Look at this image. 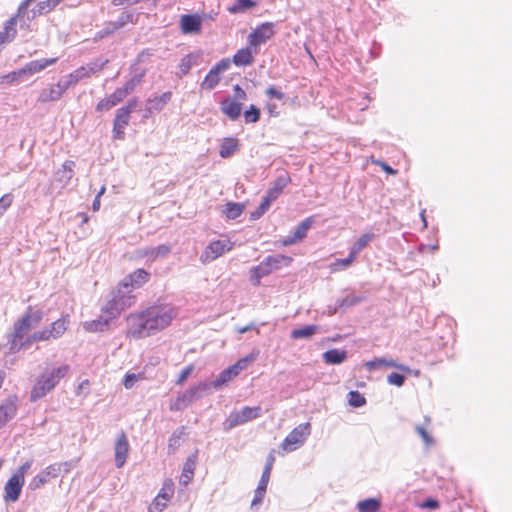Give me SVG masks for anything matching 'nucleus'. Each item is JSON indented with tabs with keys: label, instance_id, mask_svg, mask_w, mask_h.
<instances>
[{
	"label": "nucleus",
	"instance_id": "1",
	"mask_svg": "<svg viewBox=\"0 0 512 512\" xmlns=\"http://www.w3.org/2000/svg\"><path fill=\"white\" fill-rule=\"evenodd\" d=\"M44 317L42 309L28 306L26 313L13 326L7 335L10 352H19L32 347L34 343L46 342L60 338L68 328V316L54 321L49 327L31 333V329L40 324Z\"/></svg>",
	"mask_w": 512,
	"mask_h": 512
},
{
	"label": "nucleus",
	"instance_id": "2",
	"mask_svg": "<svg viewBox=\"0 0 512 512\" xmlns=\"http://www.w3.org/2000/svg\"><path fill=\"white\" fill-rule=\"evenodd\" d=\"M177 312L170 305H156L127 318L128 333L134 338L148 337L170 325Z\"/></svg>",
	"mask_w": 512,
	"mask_h": 512
},
{
	"label": "nucleus",
	"instance_id": "3",
	"mask_svg": "<svg viewBox=\"0 0 512 512\" xmlns=\"http://www.w3.org/2000/svg\"><path fill=\"white\" fill-rule=\"evenodd\" d=\"M69 371L70 366L67 364H63L58 367H46L32 388L30 395L31 401L35 402L52 391L59 383V381L68 374Z\"/></svg>",
	"mask_w": 512,
	"mask_h": 512
},
{
	"label": "nucleus",
	"instance_id": "4",
	"mask_svg": "<svg viewBox=\"0 0 512 512\" xmlns=\"http://www.w3.org/2000/svg\"><path fill=\"white\" fill-rule=\"evenodd\" d=\"M131 293V290L124 289L122 285L113 290L108 295L107 302L103 307L104 314L109 315L110 318H115L123 310L129 308L134 303L135 298Z\"/></svg>",
	"mask_w": 512,
	"mask_h": 512
},
{
	"label": "nucleus",
	"instance_id": "5",
	"mask_svg": "<svg viewBox=\"0 0 512 512\" xmlns=\"http://www.w3.org/2000/svg\"><path fill=\"white\" fill-rule=\"evenodd\" d=\"M292 262V258L282 254L267 256L259 265L251 270V280L254 285L260 284V279L273 273L282 267L288 266Z\"/></svg>",
	"mask_w": 512,
	"mask_h": 512
},
{
	"label": "nucleus",
	"instance_id": "6",
	"mask_svg": "<svg viewBox=\"0 0 512 512\" xmlns=\"http://www.w3.org/2000/svg\"><path fill=\"white\" fill-rule=\"evenodd\" d=\"M255 360L254 354H248L244 358H241L239 361H237L234 365L224 369L219 376L211 381V385L213 386V389H220L223 385L230 382L234 377H236L240 371L244 370L248 367L250 363H252Z\"/></svg>",
	"mask_w": 512,
	"mask_h": 512
},
{
	"label": "nucleus",
	"instance_id": "7",
	"mask_svg": "<svg viewBox=\"0 0 512 512\" xmlns=\"http://www.w3.org/2000/svg\"><path fill=\"white\" fill-rule=\"evenodd\" d=\"M310 433V423H302L286 436L281 446L286 451H294L304 444Z\"/></svg>",
	"mask_w": 512,
	"mask_h": 512
},
{
	"label": "nucleus",
	"instance_id": "8",
	"mask_svg": "<svg viewBox=\"0 0 512 512\" xmlns=\"http://www.w3.org/2000/svg\"><path fill=\"white\" fill-rule=\"evenodd\" d=\"M261 408L256 407H244L239 411L230 413L226 419L224 425L226 429H231L236 426L242 425L250 420L256 419L260 416Z\"/></svg>",
	"mask_w": 512,
	"mask_h": 512
},
{
	"label": "nucleus",
	"instance_id": "9",
	"mask_svg": "<svg viewBox=\"0 0 512 512\" xmlns=\"http://www.w3.org/2000/svg\"><path fill=\"white\" fill-rule=\"evenodd\" d=\"M275 34L274 24L272 22H265L257 26L248 36V43L251 47L257 48L265 44Z\"/></svg>",
	"mask_w": 512,
	"mask_h": 512
},
{
	"label": "nucleus",
	"instance_id": "10",
	"mask_svg": "<svg viewBox=\"0 0 512 512\" xmlns=\"http://www.w3.org/2000/svg\"><path fill=\"white\" fill-rule=\"evenodd\" d=\"M24 481L21 475H12L4 486L3 499L6 503L18 501Z\"/></svg>",
	"mask_w": 512,
	"mask_h": 512
},
{
	"label": "nucleus",
	"instance_id": "11",
	"mask_svg": "<svg viewBox=\"0 0 512 512\" xmlns=\"http://www.w3.org/2000/svg\"><path fill=\"white\" fill-rule=\"evenodd\" d=\"M232 244L229 240H217L211 242L203 252L201 259L203 262H211L231 250Z\"/></svg>",
	"mask_w": 512,
	"mask_h": 512
},
{
	"label": "nucleus",
	"instance_id": "12",
	"mask_svg": "<svg viewBox=\"0 0 512 512\" xmlns=\"http://www.w3.org/2000/svg\"><path fill=\"white\" fill-rule=\"evenodd\" d=\"M213 386L210 382H200L197 385L191 387L186 390L183 394L184 401H186L187 405H191L195 401L201 399L202 397L211 393Z\"/></svg>",
	"mask_w": 512,
	"mask_h": 512
},
{
	"label": "nucleus",
	"instance_id": "13",
	"mask_svg": "<svg viewBox=\"0 0 512 512\" xmlns=\"http://www.w3.org/2000/svg\"><path fill=\"white\" fill-rule=\"evenodd\" d=\"M150 278V274L144 269H136L134 272L127 275L121 282L120 285L124 289L133 290L141 287Z\"/></svg>",
	"mask_w": 512,
	"mask_h": 512
},
{
	"label": "nucleus",
	"instance_id": "14",
	"mask_svg": "<svg viewBox=\"0 0 512 512\" xmlns=\"http://www.w3.org/2000/svg\"><path fill=\"white\" fill-rule=\"evenodd\" d=\"M131 117V113L123 109L119 108L116 112L114 121H113V138L123 140L125 138V128L129 124Z\"/></svg>",
	"mask_w": 512,
	"mask_h": 512
},
{
	"label": "nucleus",
	"instance_id": "15",
	"mask_svg": "<svg viewBox=\"0 0 512 512\" xmlns=\"http://www.w3.org/2000/svg\"><path fill=\"white\" fill-rule=\"evenodd\" d=\"M129 449H130V446H129L128 438H127L125 432L122 431L119 434V436L115 442V447H114L115 465L117 468H121L125 464L127 457H128Z\"/></svg>",
	"mask_w": 512,
	"mask_h": 512
},
{
	"label": "nucleus",
	"instance_id": "16",
	"mask_svg": "<svg viewBox=\"0 0 512 512\" xmlns=\"http://www.w3.org/2000/svg\"><path fill=\"white\" fill-rule=\"evenodd\" d=\"M180 28L184 34L199 33L202 28V18L197 14H185L181 16Z\"/></svg>",
	"mask_w": 512,
	"mask_h": 512
},
{
	"label": "nucleus",
	"instance_id": "17",
	"mask_svg": "<svg viewBox=\"0 0 512 512\" xmlns=\"http://www.w3.org/2000/svg\"><path fill=\"white\" fill-rule=\"evenodd\" d=\"M290 182L291 178L287 172L280 173L268 189L266 196L275 201Z\"/></svg>",
	"mask_w": 512,
	"mask_h": 512
},
{
	"label": "nucleus",
	"instance_id": "18",
	"mask_svg": "<svg viewBox=\"0 0 512 512\" xmlns=\"http://www.w3.org/2000/svg\"><path fill=\"white\" fill-rule=\"evenodd\" d=\"M58 58H43L31 61L27 63L24 67H22V72L24 77L31 76L35 73L43 71L50 65H53L57 62Z\"/></svg>",
	"mask_w": 512,
	"mask_h": 512
},
{
	"label": "nucleus",
	"instance_id": "19",
	"mask_svg": "<svg viewBox=\"0 0 512 512\" xmlns=\"http://www.w3.org/2000/svg\"><path fill=\"white\" fill-rule=\"evenodd\" d=\"M221 112L230 120H237L242 112V103L236 102L230 98H225L220 103Z\"/></svg>",
	"mask_w": 512,
	"mask_h": 512
},
{
	"label": "nucleus",
	"instance_id": "20",
	"mask_svg": "<svg viewBox=\"0 0 512 512\" xmlns=\"http://www.w3.org/2000/svg\"><path fill=\"white\" fill-rule=\"evenodd\" d=\"M75 162L67 160L63 163L62 167L55 173V180L61 184L62 187L66 186L74 175Z\"/></svg>",
	"mask_w": 512,
	"mask_h": 512
},
{
	"label": "nucleus",
	"instance_id": "21",
	"mask_svg": "<svg viewBox=\"0 0 512 512\" xmlns=\"http://www.w3.org/2000/svg\"><path fill=\"white\" fill-rule=\"evenodd\" d=\"M19 17H11L6 21L4 28L0 31V44L10 43L16 36V24Z\"/></svg>",
	"mask_w": 512,
	"mask_h": 512
},
{
	"label": "nucleus",
	"instance_id": "22",
	"mask_svg": "<svg viewBox=\"0 0 512 512\" xmlns=\"http://www.w3.org/2000/svg\"><path fill=\"white\" fill-rule=\"evenodd\" d=\"M239 147L238 139L233 137L224 138L220 146L219 155L224 159L230 158L239 150Z\"/></svg>",
	"mask_w": 512,
	"mask_h": 512
},
{
	"label": "nucleus",
	"instance_id": "23",
	"mask_svg": "<svg viewBox=\"0 0 512 512\" xmlns=\"http://www.w3.org/2000/svg\"><path fill=\"white\" fill-rule=\"evenodd\" d=\"M364 301V297L357 296L354 294H349L342 299H338L336 301V305L334 308H329V314H336L339 309L349 308L355 306Z\"/></svg>",
	"mask_w": 512,
	"mask_h": 512
},
{
	"label": "nucleus",
	"instance_id": "24",
	"mask_svg": "<svg viewBox=\"0 0 512 512\" xmlns=\"http://www.w3.org/2000/svg\"><path fill=\"white\" fill-rule=\"evenodd\" d=\"M17 412V405L13 400H8L0 405V428L13 419Z\"/></svg>",
	"mask_w": 512,
	"mask_h": 512
},
{
	"label": "nucleus",
	"instance_id": "25",
	"mask_svg": "<svg viewBox=\"0 0 512 512\" xmlns=\"http://www.w3.org/2000/svg\"><path fill=\"white\" fill-rule=\"evenodd\" d=\"M200 59L201 55L199 53H189L185 55L179 63V76L188 74L192 66L199 64Z\"/></svg>",
	"mask_w": 512,
	"mask_h": 512
},
{
	"label": "nucleus",
	"instance_id": "26",
	"mask_svg": "<svg viewBox=\"0 0 512 512\" xmlns=\"http://www.w3.org/2000/svg\"><path fill=\"white\" fill-rule=\"evenodd\" d=\"M62 92L58 88L56 84L50 86L49 88H44L40 91L38 96V102L47 103L50 101H57L62 97Z\"/></svg>",
	"mask_w": 512,
	"mask_h": 512
},
{
	"label": "nucleus",
	"instance_id": "27",
	"mask_svg": "<svg viewBox=\"0 0 512 512\" xmlns=\"http://www.w3.org/2000/svg\"><path fill=\"white\" fill-rule=\"evenodd\" d=\"M250 47L242 48L233 56V62L236 66H248L254 61L253 53Z\"/></svg>",
	"mask_w": 512,
	"mask_h": 512
},
{
	"label": "nucleus",
	"instance_id": "28",
	"mask_svg": "<svg viewBox=\"0 0 512 512\" xmlns=\"http://www.w3.org/2000/svg\"><path fill=\"white\" fill-rule=\"evenodd\" d=\"M112 319L113 318H110L109 315L105 314L104 316H100L98 319L85 322L83 326L85 330L90 332L104 331Z\"/></svg>",
	"mask_w": 512,
	"mask_h": 512
},
{
	"label": "nucleus",
	"instance_id": "29",
	"mask_svg": "<svg viewBox=\"0 0 512 512\" xmlns=\"http://www.w3.org/2000/svg\"><path fill=\"white\" fill-rule=\"evenodd\" d=\"M387 366H394V367H397L400 370L409 371L408 367H406L404 365H398L394 361H386L383 358H376V359H374L372 361H367V362L364 363V367L368 371H372V370H375V369H380L382 367H387Z\"/></svg>",
	"mask_w": 512,
	"mask_h": 512
},
{
	"label": "nucleus",
	"instance_id": "30",
	"mask_svg": "<svg viewBox=\"0 0 512 512\" xmlns=\"http://www.w3.org/2000/svg\"><path fill=\"white\" fill-rule=\"evenodd\" d=\"M186 427L177 428L169 438L168 451L174 453L182 444L183 437L186 435Z\"/></svg>",
	"mask_w": 512,
	"mask_h": 512
},
{
	"label": "nucleus",
	"instance_id": "31",
	"mask_svg": "<svg viewBox=\"0 0 512 512\" xmlns=\"http://www.w3.org/2000/svg\"><path fill=\"white\" fill-rule=\"evenodd\" d=\"M373 233H364L350 248V253L356 258L357 255L374 239Z\"/></svg>",
	"mask_w": 512,
	"mask_h": 512
},
{
	"label": "nucleus",
	"instance_id": "32",
	"mask_svg": "<svg viewBox=\"0 0 512 512\" xmlns=\"http://www.w3.org/2000/svg\"><path fill=\"white\" fill-rule=\"evenodd\" d=\"M63 0H45L39 2L32 10L33 17L36 15H45L55 9Z\"/></svg>",
	"mask_w": 512,
	"mask_h": 512
},
{
	"label": "nucleus",
	"instance_id": "33",
	"mask_svg": "<svg viewBox=\"0 0 512 512\" xmlns=\"http://www.w3.org/2000/svg\"><path fill=\"white\" fill-rule=\"evenodd\" d=\"M256 6L257 3L253 0H236L230 7H228V11L231 14H238L243 13Z\"/></svg>",
	"mask_w": 512,
	"mask_h": 512
},
{
	"label": "nucleus",
	"instance_id": "34",
	"mask_svg": "<svg viewBox=\"0 0 512 512\" xmlns=\"http://www.w3.org/2000/svg\"><path fill=\"white\" fill-rule=\"evenodd\" d=\"M381 507V501L376 498H368L357 503L359 512H377Z\"/></svg>",
	"mask_w": 512,
	"mask_h": 512
},
{
	"label": "nucleus",
	"instance_id": "35",
	"mask_svg": "<svg viewBox=\"0 0 512 512\" xmlns=\"http://www.w3.org/2000/svg\"><path fill=\"white\" fill-rule=\"evenodd\" d=\"M171 252V246L168 244H161L156 247H150V262H153L159 258L167 257Z\"/></svg>",
	"mask_w": 512,
	"mask_h": 512
},
{
	"label": "nucleus",
	"instance_id": "36",
	"mask_svg": "<svg viewBox=\"0 0 512 512\" xmlns=\"http://www.w3.org/2000/svg\"><path fill=\"white\" fill-rule=\"evenodd\" d=\"M221 78L215 71L210 69L208 74L205 76L204 80L201 83V88L206 90L214 89L220 82Z\"/></svg>",
	"mask_w": 512,
	"mask_h": 512
},
{
	"label": "nucleus",
	"instance_id": "37",
	"mask_svg": "<svg viewBox=\"0 0 512 512\" xmlns=\"http://www.w3.org/2000/svg\"><path fill=\"white\" fill-rule=\"evenodd\" d=\"M313 224V218L308 217L304 219L295 229L293 235L298 240L301 241L303 238L306 237V234L308 230L311 228Z\"/></svg>",
	"mask_w": 512,
	"mask_h": 512
},
{
	"label": "nucleus",
	"instance_id": "38",
	"mask_svg": "<svg viewBox=\"0 0 512 512\" xmlns=\"http://www.w3.org/2000/svg\"><path fill=\"white\" fill-rule=\"evenodd\" d=\"M145 76V71L137 73L133 75L122 87V89L126 92L127 95L132 93L138 85L141 84L143 78Z\"/></svg>",
	"mask_w": 512,
	"mask_h": 512
},
{
	"label": "nucleus",
	"instance_id": "39",
	"mask_svg": "<svg viewBox=\"0 0 512 512\" xmlns=\"http://www.w3.org/2000/svg\"><path fill=\"white\" fill-rule=\"evenodd\" d=\"M135 22H136L135 14L132 12H129V11L122 12L116 21H112V23L115 25V28L117 30L125 27L129 23H135Z\"/></svg>",
	"mask_w": 512,
	"mask_h": 512
},
{
	"label": "nucleus",
	"instance_id": "40",
	"mask_svg": "<svg viewBox=\"0 0 512 512\" xmlns=\"http://www.w3.org/2000/svg\"><path fill=\"white\" fill-rule=\"evenodd\" d=\"M317 330L316 325H307L298 329H294L291 332V337L294 339H300V338H309L313 334H315Z\"/></svg>",
	"mask_w": 512,
	"mask_h": 512
},
{
	"label": "nucleus",
	"instance_id": "41",
	"mask_svg": "<svg viewBox=\"0 0 512 512\" xmlns=\"http://www.w3.org/2000/svg\"><path fill=\"white\" fill-rule=\"evenodd\" d=\"M225 215L228 219H236L238 218L244 209V206L240 203L229 202L225 205Z\"/></svg>",
	"mask_w": 512,
	"mask_h": 512
},
{
	"label": "nucleus",
	"instance_id": "42",
	"mask_svg": "<svg viewBox=\"0 0 512 512\" xmlns=\"http://www.w3.org/2000/svg\"><path fill=\"white\" fill-rule=\"evenodd\" d=\"M272 202L273 201L265 195L258 208L255 211L251 212V220H257L260 217H262L268 211Z\"/></svg>",
	"mask_w": 512,
	"mask_h": 512
},
{
	"label": "nucleus",
	"instance_id": "43",
	"mask_svg": "<svg viewBox=\"0 0 512 512\" xmlns=\"http://www.w3.org/2000/svg\"><path fill=\"white\" fill-rule=\"evenodd\" d=\"M274 461H275V458H274L273 454L270 453L266 459V464H265L264 470L262 472V476H261L258 484H261L264 486L268 485Z\"/></svg>",
	"mask_w": 512,
	"mask_h": 512
},
{
	"label": "nucleus",
	"instance_id": "44",
	"mask_svg": "<svg viewBox=\"0 0 512 512\" xmlns=\"http://www.w3.org/2000/svg\"><path fill=\"white\" fill-rule=\"evenodd\" d=\"M356 258L349 252L347 258L344 259H336L333 263L330 264V269L333 272L344 270L348 268Z\"/></svg>",
	"mask_w": 512,
	"mask_h": 512
},
{
	"label": "nucleus",
	"instance_id": "45",
	"mask_svg": "<svg viewBox=\"0 0 512 512\" xmlns=\"http://www.w3.org/2000/svg\"><path fill=\"white\" fill-rule=\"evenodd\" d=\"M25 77L22 72V69H18L16 71H12L6 75L1 76L0 83H13V82H20L24 81Z\"/></svg>",
	"mask_w": 512,
	"mask_h": 512
},
{
	"label": "nucleus",
	"instance_id": "46",
	"mask_svg": "<svg viewBox=\"0 0 512 512\" xmlns=\"http://www.w3.org/2000/svg\"><path fill=\"white\" fill-rule=\"evenodd\" d=\"M117 31L115 28V25L112 23V21H108L104 24V27L99 30L94 37V40H101L104 39L112 34H114Z\"/></svg>",
	"mask_w": 512,
	"mask_h": 512
},
{
	"label": "nucleus",
	"instance_id": "47",
	"mask_svg": "<svg viewBox=\"0 0 512 512\" xmlns=\"http://www.w3.org/2000/svg\"><path fill=\"white\" fill-rule=\"evenodd\" d=\"M266 490H267V486H264V485H261V484H258L256 490H255V493H254V498L251 502V508L254 509V508H257L263 501V498L265 496V493H266Z\"/></svg>",
	"mask_w": 512,
	"mask_h": 512
},
{
	"label": "nucleus",
	"instance_id": "48",
	"mask_svg": "<svg viewBox=\"0 0 512 512\" xmlns=\"http://www.w3.org/2000/svg\"><path fill=\"white\" fill-rule=\"evenodd\" d=\"M246 123H256L260 119V110L255 105H250V108L244 112Z\"/></svg>",
	"mask_w": 512,
	"mask_h": 512
},
{
	"label": "nucleus",
	"instance_id": "49",
	"mask_svg": "<svg viewBox=\"0 0 512 512\" xmlns=\"http://www.w3.org/2000/svg\"><path fill=\"white\" fill-rule=\"evenodd\" d=\"M77 84L76 80L74 79L73 75L70 73L69 75L61 78L56 85L62 92V94L65 93L67 89H69L71 86Z\"/></svg>",
	"mask_w": 512,
	"mask_h": 512
},
{
	"label": "nucleus",
	"instance_id": "50",
	"mask_svg": "<svg viewBox=\"0 0 512 512\" xmlns=\"http://www.w3.org/2000/svg\"><path fill=\"white\" fill-rule=\"evenodd\" d=\"M348 402L353 407H361L366 403V400L358 391H350Z\"/></svg>",
	"mask_w": 512,
	"mask_h": 512
},
{
	"label": "nucleus",
	"instance_id": "51",
	"mask_svg": "<svg viewBox=\"0 0 512 512\" xmlns=\"http://www.w3.org/2000/svg\"><path fill=\"white\" fill-rule=\"evenodd\" d=\"M49 480L47 479V477L44 475L43 472H40L39 474H37L30 482L29 484V488L32 489V490H36L38 488H40L42 485H44L45 483H47Z\"/></svg>",
	"mask_w": 512,
	"mask_h": 512
},
{
	"label": "nucleus",
	"instance_id": "52",
	"mask_svg": "<svg viewBox=\"0 0 512 512\" xmlns=\"http://www.w3.org/2000/svg\"><path fill=\"white\" fill-rule=\"evenodd\" d=\"M405 376L400 373L392 372L387 376V382L391 385L401 387L405 382Z\"/></svg>",
	"mask_w": 512,
	"mask_h": 512
},
{
	"label": "nucleus",
	"instance_id": "53",
	"mask_svg": "<svg viewBox=\"0 0 512 512\" xmlns=\"http://www.w3.org/2000/svg\"><path fill=\"white\" fill-rule=\"evenodd\" d=\"M347 354H323L325 363L340 364L346 359Z\"/></svg>",
	"mask_w": 512,
	"mask_h": 512
},
{
	"label": "nucleus",
	"instance_id": "54",
	"mask_svg": "<svg viewBox=\"0 0 512 512\" xmlns=\"http://www.w3.org/2000/svg\"><path fill=\"white\" fill-rule=\"evenodd\" d=\"M127 96L128 95L126 94V92L122 89V87H120L117 88L108 98L110 99L111 104H114V106H116Z\"/></svg>",
	"mask_w": 512,
	"mask_h": 512
},
{
	"label": "nucleus",
	"instance_id": "55",
	"mask_svg": "<svg viewBox=\"0 0 512 512\" xmlns=\"http://www.w3.org/2000/svg\"><path fill=\"white\" fill-rule=\"evenodd\" d=\"M13 202L12 194H5L0 198V218L4 215L6 210L11 206Z\"/></svg>",
	"mask_w": 512,
	"mask_h": 512
},
{
	"label": "nucleus",
	"instance_id": "56",
	"mask_svg": "<svg viewBox=\"0 0 512 512\" xmlns=\"http://www.w3.org/2000/svg\"><path fill=\"white\" fill-rule=\"evenodd\" d=\"M109 62L108 59H105L103 61H95L92 63H89L86 67L88 68L89 74H95L103 70L105 65Z\"/></svg>",
	"mask_w": 512,
	"mask_h": 512
},
{
	"label": "nucleus",
	"instance_id": "57",
	"mask_svg": "<svg viewBox=\"0 0 512 512\" xmlns=\"http://www.w3.org/2000/svg\"><path fill=\"white\" fill-rule=\"evenodd\" d=\"M416 432L419 434V436L422 438V440L425 442L426 445H432L434 440L433 437L427 432V430L420 425H417L415 427Z\"/></svg>",
	"mask_w": 512,
	"mask_h": 512
},
{
	"label": "nucleus",
	"instance_id": "58",
	"mask_svg": "<svg viewBox=\"0 0 512 512\" xmlns=\"http://www.w3.org/2000/svg\"><path fill=\"white\" fill-rule=\"evenodd\" d=\"M233 92L234 94L232 100L242 103L247 99L246 92L238 84L233 86Z\"/></svg>",
	"mask_w": 512,
	"mask_h": 512
},
{
	"label": "nucleus",
	"instance_id": "59",
	"mask_svg": "<svg viewBox=\"0 0 512 512\" xmlns=\"http://www.w3.org/2000/svg\"><path fill=\"white\" fill-rule=\"evenodd\" d=\"M60 470H61V465L60 464H53V465H50L48 466L44 471H42L44 473V475L47 477V479L49 480L51 477L54 478V477H57L58 474L60 473Z\"/></svg>",
	"mask_w": 512,
	"mask_h": 512
},
{
	"label": "nucleus",
	"instance_id": "60",
	"mask_svg": "<svg viewBox=\"0 0 512 512\" xmlns=\"http://www.w3.org/2000/svg\"><path fill=\"white\" fill-rule=\"evenodd\" d=\"M163 107L164 104L160 101L159 97H155L153 99L148 100L147 111L150 113L152 111H160L163 109Z\"/></svg>",
	"mask_w": 512,
	"mask_h": 512
},
{
	"label": "nucleus",
	"instance_id": "61",
	"mask_svg": "<svg viewBox=\"0 0 512 512\" xmlns=\"http://www.w3.org/2000/svg\"><path fill=\"white\" fill-rule=\"evenodd\" d=\"M74 77V79L76 80V82L78 83L81 79L85 78V77H89L90 74H89V71H88V68L86 66H82L78 69H76L74 72L71 73Z\"/></svg>",
	"mask_w": 512,
	"mask_h": 512
},
{
	"label": "nucleus",
	"instance_id": "62",
	"mask_svg": "<svg viewBox=\"0 0 512 512\" xmlns=\"http://www.w3.org/2000/svg\"><path fill=\"white\" fill-rule=\"evenodd\" d=\"M188 407L186 401H184L183 396L180 395L177 399L170 405V410L172 411H181Z\"/></svg>",
	"mask_w": 512,
	"mask_h": 512
},
{
	"label": "nucleus",
	"instance_id": "63",
	"mask_svg": "<svg viewBox=\"0 0 512 512\" xmlns=\"http://www.w3.org/2000/svg\"><path fill=\"white\" fill-rule=\"evenodd\" d=\"M188 407L186 401H184L183 396L180 395L177 399L170 405V410L172 411H181Z\"/></svg>",
	"mask_w": 512,
	"mask_h": 512
},
{
	"label": "nucleus",
	"instance_id": "64",
	"mask_svg": "<svg viewBox=\"0 0 512 512\" xmlns=\"http://www.w3.org/2000/svg\"><path fill=\"white\" fill-rule=\"evenodd\" d=\"M230 66V61L228 59H222L216 65H214L211 69L215 71L218 75L222 72L226 71Z\"/></svg>",
	"mask_w": 512,
	"mask_h": 512
}]
</instances>
